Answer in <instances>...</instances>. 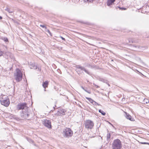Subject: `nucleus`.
Listing matches in <instances>:
<instances>
[{
	"instance_id": "obj_3",
	"label": "nucleus",
	"mask_w": 149,
	"mask_h": 149,
	"mask_svg": "<svg viewBox=\"0 0 149 149\" xmlns=\"http://www.w3.org/2000/svg\"><path fill=\"white\" fill-rule=\"evenodd\" d=\"M15 80L17 82H19L22 78V73L20 70L18 68L16 69L15 72L14 73Z\"/></svg>"
},
{
	"instance_id": "obj_31",
	"label": "nucleus",
	"mask_w": 149,
	"mask_h": 149,
	"mask_svg": "<svg viewBox=\"0 0 149 149\" xmlns=\"http://www.w3.org/2000/svg\"><path fill=\"white\" fill-rule=\"evenodd\" d=\"M133 46L134 47H135L136 48H137L138 49H139L140 47L139 46H136V45H133Z\"/></svg>"
},
{
	"instance_id": "obj_16",
	"label": "nucleus",
	"mask_w": 149,
	"mask_h": 149,
	"mask_svg": "<svg viewBox=\"0 0 149 149\" xmlns=\"http://www.w3.org/2000/svg\"><path fill=\"white\" fill-rule=\"evenodd\" d=\"M5 54L8 57V58L9 57L10 58L11 55H12V54L9 52H6Z\"/></svg>"
},
{
	"instance_id": "obj_15",
	"label": "nucleus",
	"mask_w": 149,
	"mask_h": 149,
	"mask_svg": "<svg viewBox=\"0 0 149 149\" xmlns=\"http://www.w3.org/2000/svg\"><path fill=\"white\" fill-rule=\"evenodd\" d=\"M5 10L9 13H12L13 12V10L10 9L8 8H7Z\"/></svg>"
},
{
	"instance_id": "obj_1",
	"label": "nucleus",
	"mask_w": 149,
	"mask_h": 149,
	"mask_svg": "<svg viewBox=\"0 0 149 149\" xmlns=\"http://www.w3.org/2000/svg\"><path fill=\"white\" fill-rule=\"evenodd\" d=\"M28 108L26 103H20L18 104L16 107L17 110H22L21 115L22 118H26L29 116Z\"/></svg>"
},
{
	"instance_id": "obj_28",
	"label": "nucleus",
	"mask_w": 149,
	"mask_h": 149,
	"mask_svg": "<svg viewBox=\"0 0 149 149\" xmlns=\"http://www.w3.org/2000/svg\"><path fill=\"white\" fill-rule=\"evenodd\" d=\"M28 141L30 143H33V141L31 139H28Z\"/></svg>"
},
{
	"instance_id": "obj_23",
	"label": "nucleus",
	"mask_w": 149,
	"mask_h": 149,
	"mask_svg": "<svg viewBox=\"0 0 149 149\" xmlns=\"http://www.w3.org/2000/svg\"><path fill=\"white\" fill-rule=\"evenodd\" d=\"M93 105H98V106H100L101 105L100 104H98L95 101H94L93 103Z\"/></svg>"
},
{
	"instance_id": "obj_25",
	"label": "nucleus",
	"mask_w": 149,
	"mask_h": 149,
	"mask_svg": "<svg viewBox=\"0 0 149 149\" xmlns=\"http://www.w3.org/2000/svg\"><path fill=\"white\" fill-rule=\"evenodd\" d=\"M46 30H45V31L47 32L49 34V35L51 36H52V34H51V32H50V31H49V30L48 29H45Z\"/></svg>"
},
{
	"instance_id": "obj_4",
	"label": "nucleus",
	"mask_w": 149,
	"mask_h": 149,
	"mask_svg": "<svg viewBox=\"0 0 149 149\" xmlns=\"http://www.w3.org/2000/svg\"><path fill=\"white\" fill-rule=\"evenodd\" d=\"M73 132L70 128H66L63 132V134L64 137L69 138L72 136Z\"/></svg>"
},
{
	"instance_id": "obj_12",
	"label": "nucleus",
	"mask_w": 149,
	"mask_h": 149,
	"mask_svg": "<svg viewBox=\"0 0 149 149\" xmlns=\"http://www.w3.org/2000/svg\"><path fill=\"white\" fill-rule=\"evenodd\" d=\"M48 81H46L43 83L42 86L45 89L48 86Z\"/></svg>"
},
{
	"instance_id": "obj_11",
	"label": "nucleus",
	"mask_w": 149,
	"mask_h": 149,
	"mask_svg": "<svg viewBox=\"0 0 149 149\" xmlns=\"http://www.w3.org/2000/svg\"><path fill=\"white\" fill-rule=\"evenodd\" d=\"M126 117L127 119L131 121H134V119L132 118V117L128 113H126Z\"/></svg>"
},
{
	"instance_id": "obj_2",
	"label": "nucleus",
	"mask_w": 149,
	"mask_h": 149,
	"mask_svg": "<svg viewBox=\"0 0 149 149\" xmlns=\"http://www.w3.org/2000/svg\"><path fill=\"white\" fill-rule=\"evenodd\" d=\"M121 141L118 139L114 140L112 143V149H121L122 147Z\"/></svg>"
},
{
	"instance_id": "obj_20",
	"label": "nucleus",
	"mask_w": 149,
	"mask_h": 149,
	"mask_svg": "<svg viewBox=\"0 0 149 149\" xmlns=\"http://www.w3.org/2000/svg\"><path fill=\"white\" fill-rule=\"evenodd\" d=\"M81 88L83 89L86 92L88 93H89V94H90L91 93V91H87V90L86 89H85L82 86H81Z\"/></svg>"
},
{
	"instance_id": "obj_7",
	"label": "nucleus",
	"mask_w": 149,
	"mask_h": 149,
	"mask_svg": "<svg viewBox=\"0 0 149 149\" xmlns=\"http://www.w3.org/2000/svg\"><path fill=\"white\" fill-rule=\"evenodd\" d=\"M44 125L48 128H51V122L49 120L46 119L44 120L43 122Z\"/></svg>"
},
{
	"instance_id": "obj_6",
	"label": "nucleus",
	"mask_w": 149,
	"mask_h": 149,
	"mask_svg": "<svg viewBox=\"0 0 149 149\" xmlns=\"http://www.w3.org/2000/svg\"><path fill=\"white\" fill-rule=\"evenodd\" d=\"M0 102L1 104L6 107H8L10 103L9 99L8 97L5 98H2L0 100Z\"/></svg>"
},
{
	"instance_id": "obj_8",
	"label": "nucleus",
	"mask_w": 149,
	"mask_h": 149,
	"mask_svg": "<svg viewBox=\"0 0 149 149\" xmlns=\"http://www.w3.org/2000/svg\"><path fill=\"white\" fill-rule=\"evenodd\" d=\"M77 71H79V69L81 70H83L85 71L87 74H90V73L89 72L88 70H86L84 67H82L80 65H78L77 66Z\"/></svg>"
},
{
	"instance_id": "obj_35",
	"label": "nucleus",
	"mask_w": 149,
	"mask_h": 149,
	"mask_svg": "<svg viewBox=\"0 0 149 149\" xmlns=\"http://www.w3.org/2000/svg\"><path fill=\"white\" fill-rule=\"evenodd\" d=\"M2 18V17L1 16H0V19H1Z\"/></svg>"
},
{
	"instance_id": "obj_10",
	"label": "nucleus",
	"mask_w": 149,
	"mask_h": 149,
	"mask_svg": "<svg viewBox=\"0 0 149 149\" xmlns=\"http://www.w3.org/2000/svg\"><path fill=\"white\" fill-rule=\"evenodd\" d=\"M115 1V0H108L107 4L108 6H110L113 5Z\"/></svg>"
},
{
	"instance_id": "obj_26",
	"label": "nucleus",
	"mask_w": 149,
	"mask_h": 149,
	"mask_svg": "<svg viewBox=\"0 0 149 149\" xmlns=\"http://www.w3.org/2000/svg\"><path fill=\"white\" fill-rule=\"evenodd\" d=\"M2 40H3L5 42H7L8 41V39L6 38H2Z\"/></svg>"
},
{
	"instance_id": "obj_24",
	"label": "nucleus",
	"mask_w": 149,
	"mask_h": 149,
	"mask_svg": "<svg viewBox=\"0 0 149 149\" xmlns=\"http://www.w3.org/2000/svg\"><path fill=\"white\" fill-rule=\"evenodd\" d=\"M143 102L146 104H147L149 102V101L147 99H144L143 100Z\"/></svg>"
},
{
	"instance_id": "obj_32",
	"label": "nucleus",
	"mask_w": 149,
	"mask_h": 149,
	"mask_svg": "<svg viewBox=\"0 0 149 149\" xmlns=\"http://www.w3.org/2000/svg\"><path fill=\"white\" fill-rule=\"evenodd\" d=\"M61 38L63 40H64L65 41V38H63V37H62V36H61Z\"/></svg>"
},
{
	"instance_id": "obj_18",
	"label": "nucleus",
	"mask_w": 149,
	"mask_h": 149,
	"mask_svg": "<svg viewBox=\"0 0 149 149\" xmlns=\"http://www.w3.org/2000/svg\"><path fill=\"white\" fill-rule=\"evenodd\" d=\"M86 98L91 103H93L94 100L90 98L86 97Z\"/></svg>"
},
{
	"instance_id": "obj_29",
	"label": "nucleus",
	"mask_w": 149,
	"mask_h": 149,
	"mask_svg": "<svg viewBox=\"0 0 149 149\" xmlns=\"http://www.w3.org/2000/svg\"><path fill=\"white\" fill-rule=\"evenodd\" d=\"M40 26L43 28H45V29H47V27L44 25H40Z\"/></svg>"
},
{
	"instance_id": "obj_17",
	"label": "nucleus",
	"mask_w": 149,
	"mask_h": 149,
	"mask_svg": "<svg viewBox=\"0 0 149 149\" xmlns=\"http://www.w3.org/2000/svg\"><path fill=\"white\" fill-rule=\"evenodd\" d=\"M128 41V42H127V43H133V42H135V41H134V40L132 39V38H130V39H127V41Z\"/></svg>"
},
{
	"instance_id": "obj_33",
	"label": "nucleus",
	"mask_w": 149,
	"mask_h": 149,
	"mask_svg": "<svg viewBox=\"0 0 149 149\" xmlns=\"http://www.w3.org/2000/svg\"><path fill=\"white\" fill-rule=\"evenodd\" d=\"M119 8L121 9H124V10H125L126 9L125 8Z\"/></svg>"
},
{
	"instance_id": "obj_21",
	"label": "nucleus",
	"mask_w": 149,
	"mask_h": 149,
	"mask_svg": "<svg viewBox=\"0 0 149 149\" xmlns=\"http://www.w3.org/2000/svg\"><path fill=\"white\" fill-rule=\"evenodd\" d=\"M94 0H84V1L86 2H87L88 3H92L93 2V1H94Z\"/></svg>"
},
{
	"instance_id": "obj_36",
	"label": "nucleus",
	"mask_w": 149,
	"mask_h": 149,
	"mask_svg": "<svg viewBox=\"0 0 149 149\" xmlns=\"http://www.w3.org/2000/svg\"><path fill=\"white\" fill-rule=\"evenodd\" d=\"M46 91V90L45 89L44 90V91Z\"/></svg>"
},
{
	"instance_id": "obj_19",
	"label": "nucleus",
	"mask_w": 149,
	"mask_h": 149,
	"mask_svg": "<svg viewBox=\"0 0 149 149\" xmlns=\"http://www.w3.org/2000/svg\"><path fill=\"white\" fill-rule=\"evenodd\" d=\"M99 112L101 113L102 114L103 116H104L106 114V113L103 111L101 109H100L99 110Z\"/></svg>"
},
{
	"instance_id": "obj_5",
	"label": "nucleus",
	"mask_w": 149,
	"mask_h": 149,
	"mask_svg": "<svg viewBox=\"0 0 149 149\" xmlns=\"http://www.w3.org/2000/svg\"><path fill=\"white\" fill-rule=\"evenodd\" d=\"M84 124L85 128L87 129H91L94 126L93 122L90 120H86Z\"/></svg>"
},
{
	"instance_id": "obj_9",
	"label": "nucleus",
	"mask_w": 149,
	"mask_h": 149,
	"mask_svg": "<svg viewBox=\"0 0 149 149\" xmlns=\"http://www.w3.org/2000/svg\"><path fill=\"white\" fill-rule=\"evenodd\" d=\"M66 111L63 109L59 110L57 113L56 114V115L58 116H62L65 115Z\"/></svg>"
},
{
	"instance_id": "obj_34",
	"label": "nucleus",
	"mask_w": 149,
	"mask_h": 149,
	"mask_svg": "<svg viewBox=\"0 0 149 149\" xmlns=\"http://www.w3.org/2000/svg\"><path fill=\"white\" fill-rule=\"evenodd\" d=\"M95 86L96 88H98L99 87L98 86H97L96 85H95Z\"/></svg>"
},
{
	"instance_id": "obj_37",
	"label": "nucleus",
	"mask_w": 149,
	"mask_h": 149,
	"mask_svg": "<svg viewBox=\"0 0 149 149\" xmlns=\"http://www.w3.org/2000/svg\"><path fill=\"white\" fill-rule=\"evenodd\" d=\"M108 85L109 86V84H108Z\"/></svg>"
},
{
	"instance_id": "obj_14",
	"label": "nucleus",
	"mask_w": 149,
	"mask_h": 149,
	"mask_svg": "<svg viewBox=\"0 0 149 149\" xmlns=\"http://www.w3.org/2000/svg\"><path fill=\"white\" fill-rule=\"evenodd\" d=\"M99 80L100 81H101L102 82H103L104 83H107V80L105 79H103L102 78H99Z\"/></svg>"
},
{
	"instance_id": "obj_13",
	"label": "nucleus",
	"mask_w": 149,
	"mask_h": 149,
	"mask_svg": "<svg viewBox=\"0 0 149 149\" xmlns=\"http://www.w3.org/2000/svg\"><path fill=\"white\" fill-rule=\"evenodd\" d=\"M31 69H37V66H36L34 64L32 63L30 66Z\"/></svg>"
},
{
	"instance_id": "obj_22",
	"label": "nucleus",
	"mask_w": 149,
	"mask_h": 149,
	"mask_svg": "<svg viewBox=\"0 0 149 149\" xmlns=\"http://www.w3.org/2000/svg\"><path fill=\"white\" fill-rule=\"evenodd\" d=\"M110 134L109 133H108L107 135V140H108L110 139Z\"/></svg>"
},
{
	"instance_id": "obj_30",
	"label": "nucleus",
	"mask_w": 149,
	"mask_h": 149,
	"mask_svg": "<svg viewBox=\"0 0 149 149\" xmlns=\"http://www.w3.org/2000/svg\"><path fill=\"white\" fill-rule=\"evenodd\" d=\"M141 144H148V145H149V143H147V142H141Z\"/></svg>"
},
{
	"instance_id": "obj_27",
	"label": "nucleus",
	"mask_w": 149,
	"mask_h": 149,
	"mask_svg": "<svg viewBox=\"0 0 149 149\" xmlns=\"http://www.w3.org/2000/svg\"><path fill=\"white\" fill-rule=\"evenodd\" d=\"M4 53L3 51H1L0 49V57L2 56L3 54Z\"/></svg>"
}]
</instances>
